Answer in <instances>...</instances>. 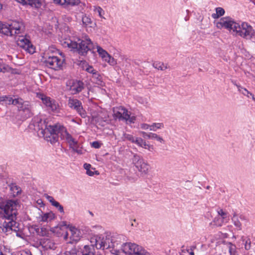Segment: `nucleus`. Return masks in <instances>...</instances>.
I'll list each match as a JSON object with an SVG mask.
<instances>
[{
    "mask_svg": "<svg viewBox=\"0 0 255 255\" xmlns=\"http://www.w3.org/2000/svg\"><path fill=\"white\" fill-rule=\"evenodd\" d=\"M86 71L90 73H92L93 75L98 72L96 70L94 69L92 66H88V67L86 68Z\"/></svg>",
    "mask_w": 255,
    "mask_h": 255,
    "instance_id": "09e8293b",
    "label": "nucleus"
},
{
    "mask_svg": "<svg viewBox=\"0 0 255 255\" xmlns=\"http://www.w3.org/2000/svg\"><path fill=\"white\" fill-rule=\"evenodd\" d=\"M29 128L40 133L44 138L51 143H54L58 140V134L64 129V127L59 124L51 125L46 120H43L38 117L32 119L29 124Z\"/></svg>",
    "mask_w": 255,
    "mask_h": 255,
    "instance_id": "f257e3e1",
    "label": "nucleus"
},
{
    "mask_svg": "<svg viewBox=\"0 0 255 255\" xmlns=\"http://www.w3.org/2000/svg\"><path fill=\"white\" fill-rule=\"evenodd\" d=\"M218 215H219L218 216H220L221 218H222L223 219H226L227 214H226V213L224 212L222 209H221L219 211H218Z\"/></svg>",
    "mask_w": 255,
    "mask_h": 255,
    "instance_id": "49530a36",
    "label": "nucleus"
},
{
    "mask_svg": "<svg viewBox=\"0 0 255 255\" xmlns=\"http://www.w3.org/2000/svg\"><path fill=\"white\" fill-rule=\"evenodd\" d=\"M62 44L81 56H86L88 51H91L94 48L93 42L88 36L84 39L78 37L65 39Z\"/></svg>",
    "mask_w": 255,
    "mask_h": 255,
    "instance_id": "20e7f679",
    "label": "nucleus"
},
{
    "mask_svg": "<svg viewBox=\"0 0 255 255\" xmlns=\"http://www.w3.org/2000/svg\"><path fill=\"white\" fill-rule=\"evenodd\" d=\"M18 103L16 105L19 112L23 119H28L33 115L32 106L28 101H24L21 98H19Z\"/></svg>",
    "mask_w": 255,
    "mask_h": 255,
    "instance_id": "0eeeda50",
    "label": "nucleus"
},
{
    "mask_svg": "<svg viewBox=\"0 0 255 255\" xmlns=\"http://www.w3.org/2000/svg\"><path fill=\"white\" fill-rule=\"evenodd\" d=\"M53 1L56 3L64 5L65 4L66 0H53Z\"/></svg>",
    "mask_w": 255,
    "mask_h": 255,
    "instance_id": "5fc2aeb1",
    "label": "nucleus"
},
{
    "mask_svg": "<svg viewBox=\"0 0 255 255\" xmlns=\"http://www.w3.org/2000/svg\"><path fill=\"white\" fill-rule=\"evenodd\" d=\"M97 52L100 56L104 60L107 57L109 54L101 47L97 46Z\"/></svg>",
    "mask_w": 255,
    "mask_h": 255,
    "instance_id": "473e14b6",
    "label": "nucleus"
},
{
    "mask_svg": "<svg viewBox=\"0 0 255 255\" xmlns=\"http://www.w3.org/2000/svg\"><path fill=\"white\" fill-rule=\"evenodd\" d=\"M104 60L112 66H114L117 64L116 60L113 57H112L110 54Z\"/></svg>",
    "mask_w": 255,
    "mask_h": 255,
    "instance_id": "37998d69",
    "label": "nucleus"
},
{
    "mask_svg": "<svg viewBox=\"0 0 255 255\" xmlns=\"http://www.w3.org/2000/svg\"><path fill=\"white\" fill-rule=\"evenodd\" d=\"M91 165L90 164L85 163L84 165V167L85 169L87 171V170L90 169Z\"/></svg>",
    "mask_w": 255,
    "mask_h": 255,
    "instance_id": "e2e57ef3",
    "label": "nucleus"
},
{
    "mask_svg": "<svg viewBox=\"0 0 255 255\" xmlns=\"http://www.w3.org/2000/svg\"><path fill=\"white\" fill-rule=\"evenodd\" d=\"M216 13H213L212 14V17L214 19L218 18L223 16L225 13V10L222 7H218L216 8Z\"/></svg>",
    "mask_w": 255,
    "mask_h": 255,
    "instance_id": "c85d7f7f",
    "label": "nucleus"
},
{
    "mask_svg": "<svg viewBox=\"0 0 255 255\" xmlns=\"http://www.w3.org/2000/svg\"><path fill=\"white\" fill-rule=\"evenodd\" d=\"M133 243H123L121 245V250L122 251L126 254L129 255H132Z\"/></svg>",
    "mask_w": 255,
    "mask_h": 255,
    "instance_id": "4be33fe9",
    "label": "nucleus"
},
{
    "mask_svg": "<svg viewBox=\"0 0 255 255\" xmlns=\"http://www.w3.org/2000/svg\"><path fill=\"white\" fill-rule=\"evenodd\" d=\"M17 2L22 5H29L36 8L40 7L41 6V2L40 0H15Z\"/></svg>",
    "mask_w": 255,
    "mask_h": 255,
    "instance_id": "f3484780",
    "label": "nucleus"
},
{
    "mask_svg": "<svg viewBox=\"0 0 255 255\" xmlns=\"http://www.w3.org/2000/svg\"><path fill=\"white\" fill-rule=\"evenodd\" d=\"M16 42L18 46L25 49L29 53L33 54L34 52L35 48L29 39L23 36L22 35H19Z\"/></svg>",
    "mask_w": 255,
    "mask_h": 255,
    "instance_id": "9b49d317",
    "label": "nucleus"
},
{
    "mask_svg": "<svg viewBox=\"0 0 255 255\" xmlns=\"http://www.w3.org/2000/svg\"><path fill=\"white\" fill-rule=\"evenodd\" d=\"M78 144H77V146H73L71 148H72V150L74 152H76V153H77L78 154H82V150L81 149H78Z\"/></svg>",
    "mask_w": 255,
    "mask_h": 255,
    "instance_id": "8fccbe9b",
    "label": "nucleus"
},
{
    "mask_svg": "<svg viewBox=\"0 0 255 255\" xmlns=\"http://www.w3.org/2000/svg\"><path fill=\"white\" fill-rule=\"evenodd\" d=\"M18 202L15 200H8L0 205V212L3 213V217L7 221L3 223V232L9 231L17 232L19 230V223L16 222Z\"/></svg>",
    "mask_w": 255,
    "mask_h": 255,
    "instance_id": "f03ea898",
    "label": "nucleus"
},
{
    "mask_svg": "<svg viewBox=\"0 0 255 255\" xmlns=\"http://www.w3.org/2000/svg\"><path fill=\"white\" fill-rule=\"evenodd\" d=\"M101 143L98 141H94L92 143V146L95 148H99L101 146Z\"/></svg>",
    "mask_w": 255,
    "mask_h": 255,
    "instance_id": "3c124183",
    "label": "nucleus"
},
{
    "mask_svg": "<svg viewBox=\"0 0 255 255\" xmlns=\"http://www.w3.org/2000/svg\"><path fill=\"white\" fill-rule=\"evenodd\" d=\"M224 219L221 218L220 216L216 217L214 218L213 222L216 226L220 227L222 225Z\"/></svg>",
    "mask_w": 255,
    "mask_h": 255,
    "instance_id": "ea45409f",
    "label": "nucleus"
},
{
    "mask_svg": "<svg viewBox=\"0 0 255 255\" xmlns=\"http://www.w3.org/2000/svg\"><path fill=\"white\" fill-rule=\"evenodd\" d=\"M164 127L163 123H153L150 126V130L156 131L157 129L162 128Z\"/></svg>",
    "mask_w": 255,
    "mask_h": 255,
    "instance_id": "f704fd0d",
    "label": "nucleus"
},
{
    "mask_svg": "<svg viewBox=\"0 0 255 255\" xmlns=\"http://www.w3.org/2000/svg\"><path fill=\"white\" fill-rule=\"evenodd\" d=\"M34 230L37 234L40 236H48L49 234L48 230L44 227L39 228L36 226L34 228Z\"/></svg>",
    "mask_w": 255,
    "mask_h": 255,
    "instance_id": "b1692460",
    "label": "nucleus"
},
{
    "mask_svg": "<svg viewBox=\"0 0 255 255\" xmlns=\"http://www.w3.org/2000/svg\"><path fill=\"white\" fill-rule=\"evenodd\" d=\"M57 208L60 212L63 213L64 212L63 207L62 205H60V206H59V207Z\"/></svg>",
    "mask_w": 255,
    "mask_h": 255,
    "instance_id": "69168bd1",
    "label": "nucleus"
},
{
    "mask_svg": "<svg viewBox=\"0 0 255 255\" xmlns=\"http://www.w3.org/2000/svg\"><path fill=\"white\" fill-rule=\"evenodd\" d=\"M19 98L13 99L10 96H0V104H3L2 102L4 103L6 105H13L16 106L18 103Z\"/></svg>",
    "mask_w": 255,
    "mask_h": 255,
    "instance_id": "2eb2a0df",
    "label": "nucleus"
},
{
    "mask_svg": "<svg viewBox=\"0 0 255 255\" xmlns=\"http://www.w3.org/2000/svg\"><path fill=\"white\" fill-rule=\"evenodd\" d=\"M92 78L97 84L100 86L103 85L104 83L102 81V77L98 72L95 73L94 75H92Z\"/></svg>",
    "mask_w": 255,
    "mask_h": 255,
    "instance_id": "c756f323",
    "label": "nucleus"
},
{
    "mask_svg": "<svg viewBox=\"0 0 255 255\" xmlns=\"http://www.w3.org/2000/svg\"><path fill=\"white\" fill-rule=\"evenodd\" d=\"M239 219L242 221H248L247 217L243 214L239 216Z\"/></svg>",
    "mask_w": 255,
    "mask_h": 255,
    "instance_id": "bf43d9fd",
    "label": "nucleus"
},
{
    "mask_svg": "<svg viewBox=\"0 0 255 255\" xmlns=\"http://www.w3.org/2000/svg\"><path fill=\"white\" fill-rule=\"evenodd\" d=\"M124 109V107L120 106L114 109V116L115 118L118 119L120 121Z\"/></svg>",
    "mask_w": 255,
    "mask_h": 255,
    "instance_id": "bb28decb",
    "label": "nucleus"
},
{
    "mask_svg": "<svg viewBox=\"0 0 255 255\" xmlns=\"http://www.w3.org/2000/svg\"><path fill=\"white\" fill-rule=\"evenodd\" d=\"M68 107L76 111L82 118L87 117V113L84 109L82 102L77 99L70 97L67 103Z\"/></svg>",
    "mask_w": 255,
    "mask_h": 255,
    "instance_id": "6e6552de",
    "label": "nucleus"
},
{
    "mask_svg": "<svg viewBox=\"0 0 255 255\" xmlns=\"http://www.w3.org/2000/svg\"><path fill=\"white\" fill-rule=\"evenodd\" d=\"M68 232H66V233L64 236V240H67L68 239Z\"/></svg>",
    "mask_w": 255,
    "mask_h": 255,
    "instance_id": "338daca9",
    "label": "nucleus"
},
{
    "mask_svg": "<svg viewBox=\"0 0 255 255\" xmlns=\"http://www.w3.org/2000/svg\"><path fill=\"white\" fill-rule=\"evenodd\" d=\"M95 251L93 245H85L81 248V255H95Z\"/></svg>",
    "mask_w": 255,
    "mask_h": 255,
    "instance_id": "a211bd4d",
    "label": "nucleus"
},
{
    "mask_svg": "<svg viewBox=\"0 0 255 255\" xmlns=\"http://www.w3.org/2000/svg\"><path fill=\"white\" fill-rule=\"evenodd\" d=\"M94 11L95 12H97L101 17H103V15L104 14V11L101 7L99 6L96 7L94 9Z\"/></svg>",
    "mask_w": 255,
    "mask_h": 255,
    "instance_id": "a18cd8bd",
    "label": "nucleus"
},
{
    "mask_svg": "<svg viewBox=\"0 0 255 255\" xmlns=\"http://www.w3.org/2000/svg\"><path fill=\"white\" fill-rule=\"evenodd\" d=\"M127 179L130 182H134L135 181H136L137 178L136 177L127 176Z\"/></svg>",
    "mask_w": 255,
    "mask_h": 255,
    "instance_id": "864d4df0",
    "label": "nucleus"
},
{
    "mask_svg": "<svg viewBox=\"0 0 255 255\" xmlns=\"http://www.w3.org/2000/svg\"><path fill=\"white\" fill-rule=\"evenodd\" d=\"M136 117L135 116H130V115H129V117L127 120V123L129 124L134 123Z\"/></svg>",
    "mask_w": 255,
    "mask_h": 255,
    "instance_id": "603ef678",
    "label": "nucleus"
},
{
    "mask_svg": "<svg viewBox=\"0 0 255 255\" xmlns=\"http://www.w3.org/2000/svg\"><path fill=\"white\" fill-rule=\"evenodd\" d=\"M123 138L124 140H128L131 141L132 143H134V140L135 139L136 137H134L133 135L130 134L125 133L123 134Z\"/></svg>",
    "mask_w": 255,
    "mask_h": 255,
    "instance_id": "79ce46f5",
    "label": "nucleus"
},
{
    "mask_svg": "<svg viewBox=\"0 0 255 255\" xmlns=\"http://www.w3.org/2000/svg\"><path fill=\"white\" fill-rule=\"evenodd\" d=\"M65 132V138L66 140L67 141V142L69 144V145L70 147H72L73 146H77V141L75 140L74 138L72 136V135L69 134L66 130L64 128V129L63 130L60 131V132L59 133H61L62 132Z\"/></svg>",
    "mask_w": 255,
    "mask_h": 255,
    "instance_id": "6ab92c4d",
    "label": "nucleus"
},
{
    "mask_svg": "<svg viewBox=\"0 0 255 255\" xmlns=\"http://www.w3.org/2000/svg\"><path fill=\"white\" fill-rule=\"evenodd\" d=\"M64 60L61 59L55 56H49L43 58V62L45 65L55 70H58L61 68Z\"/></svg>",
    "mask_w": 255,
    "mask_h": 255,
    "instance_id": "9d476101",
    "label": "nucleus"
},
{
    "mask_svg": "<svg viewBox=\"0 0 255 255\" xmlns=\"http://www.w3.org/2000/svg\"><path fill=\"white\" fill-rule=\"evenodd\" d=\"M241 240L243 242V244L244 245V248L246 250H249L251 249L252 242L251 239L249 238L245 239L244 237H242Z\"/></svg>",
    "mask_w": 255,
    "mask_h": 255,
    "instance_id": "7c9ffc66",
    "label": "nucleus"
},
{
    "mask_svg": "<svg viewBox=\"0 0 255 255\" xmlns=\"http://www.w3.org/2000/svg\"><path fill=\"white\" fill-rule=\"evenodd\" d=\"M150 125H149L146 124H143L141 125V128L144 129H147L149 128H150Z\"/></svg>",
    "mask_w": 255,
    "mask_h": 255,
    "instance_id": "4d7b16f0",
    "label": "nucleus"
},
{
    "mask_svg": "<svg viewBox=\"0 0 255 255\" xmlns=\"http://www.w3.org/2000/svg\"><path fill=\"white\" fill-rule=\"evenodd\" d=\"M251 96L252 97V99L255 101V96L252 94V95H251Z\"/></svg>",
    "mask_w": 255,
    "mask_h": 255,
    "instance_id": "774afa93",
    "label": "nucleus"
},
{
    "mask_svg": "<svg viewBox=\"0 0 255 255\" xmlns=\"http://www.w3.org/2000/svg\"><path fill=\"white\" fill-rule=\"evenodd\" d=\"M44 104L52 111H56L58 107V105L57 104L56 101L51 99L50 97H49L48 99H47L46 100H45Z\"/></svg>",
    "mask_w": 255,
    "mask_h": 255,
    "instance_id": "aec40b11",
    "label": "nucleus"
},
{
    "mask_svg": "<svg viewBox=\"0 0 255 255\" xmlns=\"http://www.w3.org/2000/svg\"><path fill=\"white\" fill-rule=\"evenodd\" d=\"M25 26L21 20H13L10 23H3L0 21V33L13 37L24 33Z\"/></svg>",
    "mask_w": 255,
    "mask_h": 255,
    "instance_id": "39448f33",
    "label": "nucleus"
},
{
    "mask_svg": "<svg viewBox=\"0 0 255 255\" xmlns=\"http://www.w3.org/2000/svg\"><path fill=\"white\" fill-rule=\"evenodd\" d=\"M229 252L230 255H237L236 247L231 243H229Z\"/></svg>",
    "mask_w": 255,
    "mask_h": 255,
    "instance_id": "4c0bfd02",
    "label": "nucleus"
},
{
    "mask_svg": "<svg viewBox=\"0 0 255 255\" xmlns=\"http://www.w3.org/2000/svg\"><path fill=\"white\" fill-rule=\"evenodd\" d=\"M82 20L83 23L86 26L90 25V27L92 26V25H91V24L92 23V20L89 16H88L85 15L82 17Z\"/></svg>",
    "mask_w": 255,
    "mask_h": 255,
    "instance_id": "c9c22d12",
    "label": "nucleus"
},
{
    "mask_svg": "<svg viewBox=\"0 0 255 255\" xmlns=\"http://www.w3.org/2000/svg\"><path fill=\"white\" fill-rule=\"evenodd\" d=\"M134 143L141 147H144L146 146L145 141L140 137H136L135 139L134 140Z\"/></svg>",
    "mask_w": 255,
    "mask_h": 255,
    "instance_id": "e433bc0d",
    "label": "nucleus"
},
{
    "mask_svg": "<svg viewBox=\"0 0 255 255\" xmlns=\"http://www.w3.org/2000/svg\"><path fill=\"white\" fill-rule=\"evenodd\" d=\"M235 85L237 86L238 91L241 92L242 94H243L244 95L247 96L248 97H249L250 96L252 95V93L250 92L248 90H247L246 88L242 87L240 85L235 84Z\"/></svg>",
    "mask_w": 255,
    "mask_h": 255,
    "instance_id": "2f4dec72",
    "label": "nucleus"
},
{
    "mask_svg": "<svg viewBox=\"0 0 255 255\" xmlns=\"http://www.w3.org/2000/svg\"><path fill=\"white\" fill-rule=\"evenodd\" d=\"M55 216L54 213L52 212L49 213H44L41 216L40 221L44 222H48L51 221L55 218Z\"/></svg>",
    "mask_w": 255,
    "mask_h": 255,
    "instance_id": "5701e85b",
    "label": "nucleus"
},
{
    "mask_svg": "<svg viewBox=\"0 0 255 255\" xmlns=\"http://www.w3.org/2000/svg\"><path fill=\"white\" fill-rule=\"evenodd\" d=\"M132 162L142 174H146L148 173L149 165L140 155L134 154L132 158Z\"/></svg>",
    "mask_w": 255,
    "mask_h": 255,
    "instance_id": "1a4fd4ad",
    "label": "nucleus"
},
{
    "mask_svg": "<svg viewBox=\"0 0 255 255\" xmlns=\"http://www.w3.org/2000/svg\"><path fill=\"white\" fill-rule=\"evenodd\" d=\"M129 117V114H128V110L124 108L120 121H125L127 122Z\"/></svg>",
    "mask_w": 255,
    "mask_h": 255,
    "instance_id": "a19ab883",
    "label": "nucleus"
},
{
    "mask_svg": "<svg viewBox=\"0 0 255 255\" xmlns=\"http://www.w3.org/2000/svg\"><path fill=\"white\" fill-rule=\"evenodd\" d=\"M9 69V66L3 64L2 61L0 60V72L5 73L8 72Z\"/></svg>",
    "mask_w": 255,
    "mask_h": 255,
    "instance_id": "58836bf2",
    "label": "nucleus"
},
{
    "mask_svg": "<svg viewBox=\"0 0 255 255\" xmlns=\"http://www.w3.org/2000/svg\"><path fill=\"white\" fill-rule=\"evenodd\" d=\"M69 230L71 232V236L70 238V241L67 243L68 244H73L75 242H77L80 240V231L75 227L68 226Z\"/></svg>",
    "mask_w": 255,
    "mask_h": 255,
    "instance_id": "ddd939ff",
    "label": "nucleus"
},
{
    "mask_svg": "<svg viewBox=\"0 0 255 255\" xmlns=\"http://www.w3.org/2000/svg\"><path fill=\"white\" fill-rule=\"evenodd\" d=\"M143 148H144L145 149H147L149 151H152L153 149V146L152 145L147 144L146 143V146L144 147H143Z\"/></svg>",
    "mask_w": 255,
    "mask_h": 255,
    "instance_id": "6e6d98bb",
    "label": "nucleus"
},
{
    "mask_svg": "<svg viewBox=\"0 0 255 255\" xmlns=\"http://www.w3.org/2000/svg\"><path fill=\"white\" fill-rule=\"evenodd\" d=\"M95 246L97 249H108L117 248L119 243L110 235L101 234L98 235L94 239Z\"/></svg>",
    "mask_w": 255,
    "mask_h": 255,
    "instance_id": "423d86ee",
    "label": "nucleus"
},
{
    "mask_svg": "<svg viewBox=\"0 0 255 255\" xmlns=\"http://www.w3.org/2000/svg\"><path fill=\"white\" fill-rule=\"evenodd\" d=\"M79 0H66L65 4L64 5H77L80 3Z\"/></svg>",
    "mask_w": 255,
    "mask_h": 255,
    "instance_id": "c03bdc74",
    "label": "nucleus"
},
{
    "mask_svg": "<svg viewBox=\"0 0 255 255\" xmlns=\"http://www.w3.org/2000/svg\"><path fill=\"white\" fill-rule=\"evenodd\" d=\"M86 172L87 174L90 176H93L94 175V172L91 171L90 169L87 170V171H86Z\"/></svg>",
    "mask_w": 255,
    "mask_h": 255,
    "instance_id": "0e129e2a",
    "label": "nucleus"
},
{
    "mask_svg": "<svg viewBox=\"0 0 255 255\" xmlns=\"http://www.w3.org/2000/svg\"><path fill=\"white\" fill-rule=\"evenodd\" d=\"M217 26L219 28L225 27L233 30L236 34L247 39L255 42V31L253 27L247 23L243 22L241 25L236 22L230 17L221 18L217 23Z\"/></svg>",
    "mask_w": 255,
    "mask_h": 255,
    "instance_id": "7ed1b4c3",
    "label": "nucleus"
},
{
    "mask_svg": "<svg viewBox=\"0 0 255 255\" xmlns=\"http://www.w3.org/2000/svg\"><path fill=\"white\" fill-rule=\"evenodd\" d=\"M232 220L234 226L238 229V230H241L242 229V224L237 216V214L236 213L234 214L232 218Z\"/></svg>",
    "mask_w": 255,
    "mask_h": 255,
    "instance_id": "a878e982",
    "label": "nucleus"
},
{
    "mask_svg": "<svg viewBox=\"0 0 255 255\" xmlns=\"http://www.w3.org/2000/svg\"><path fill=\"white\" fill-rule=\"evenodd\" d=\"M142 135L145 138H147L148 139H154L158 141H159L160 142H164L163 139L160 137L158 134L152 133V132H149V133H146L145 132L142 131Z\"/></svg>",
    "mask_w": 255,
    "mask_h": 255,
    "instance_id": "412c9836",
    "label": "nucleus"
},
{
    "mask_svg": "<svg viewBox=\"0 0 255 255\" xmlns=\"http://www.w3.org/2000/svg\"><path fill=\"white\" fill-rule=\"evenodd\" d=\"M10 190L12 192V195L15 196L20 193L21 189L20 187L17 186L15 183H11L9 185Z\"/></svg>",
    "mask_w": 255,
    "mask_h": 255,
    "instance_id": "cd10ccee",
    "label": "nucleus"
},
{
    "mask_svg": "<svg viewBox=\"0 0 255 255\" xmlns=\"http://www.w3.org/2000/svg\"><path fill=\"white\" fill-rule=\"evenodd\" d=\"M40 243L45 250H54L56 248L53 240L49 238H44L40 240Z\"/></svg>",
    "mask_w": 255,
    "mask_h": 255,
    "instance_id": "4468645a",
    "label": "nucleus"
},
{
    "mask_svg": "<svg viewBox=\"0 0 255 255\" xmlns=\"http://www.w3.org/2000/svg\"><path fill=\"white\" fill-rule=\"evenodd\" d=\"M153 66L155 68L162 71L167 68V65L162 62H154L153 63Z\"/></svg>",
    "mask_w": 255,
    "mask_h": 255,
    "instance_id": "72a5a7b5",
    "label": "nucleus"
},
{
    "mask_svg": "<svg viewBox=\"0 0 255 255\" xmlns=\"http://www.w3.org/2000/svg\"><path fill=\"white\" fill-rule=\"evenodd\" d=\"M132 255H150L143 247L133 243Z\"/></svg>",
    "mask_w": 255,
    "mask_h": 255,
    "instance_id": "dca6fc26",
    "label": "nucleus"
},
{
    "mask_svg": "<svg viewBox=\"0 0 255 255\" xmlns=\"http://www.w3.org/2000/svg\"><path fill=\"white\" fill-rule=\"evenodd\" d=\"M65 255H81V248L79 246H75L69 251H66Z\"/></svg>",
    "mask_w": 255,
    "mask_h": 255,
    "instance_id": "393cba45",
    "label": "nucleus"
},
{
    "mask_svg": "<svg viewBox=\"0 0 255 255\" xmlns=\"http://www.w3.org/2000/svg\"><path fill=\"white\" fill-rule=\"evenodd\" d=\"M37 97L42 101L43 104H44L45 100H46L49 98L41 93L37 94Z\"/></svg>",
    "mask_w": 255,
    "mask_h": 255,
    "instance_id": "de8ad7c7",
    "label": "nucleus"
},
{
    "mask_svg": "<svg viewBox=\"0 0 255 255\" xmlns=\"http://www.w3.org/2000/svg\"><path fill=\"white\" fill-rule=\"evenodd\" d=\"M51 204L57 208H58L59 206L60 205V203L55 200L53 201Z\"/></svg>",
    "mask_w": 255,
    "mask_h": 255,
    "instance_id": "13d9d810",
    "label": "nucleus"
},
{
    "mask_svg": "<svg viewBox=\"0 0 255 255\" xmlns=\"http://www.w3.org/2000/svg\"><path fill=\"white\" fill-rule=\"evenodd\" d=\"M20 255H31V253L28 251H22Z\"/></svg>",
    "mask_w": 255,
    "mask_h": 255,
    "instance_id": "052dcab7",
    "label": "nucleus"
},
{
    "mask_svg": "<svg viewBox=\"0 0 255 255\" xmlns=\"http://www.w3.org/2000/svg\"><path fill=\"white\" fill-rule=\"evenodd\" d=\"M68 90L73 95L81 92L84 88V83L80 80H72L69 82Z\"/></svg>",
    "mask_w": 255,
    "mask_h": 255,
    "instance_id": "f8f14e48",
    "label": "nucleus"
},
{
    "mask_svg": "<svg viewBox=\"0 0 255 255\" xmlns=\"http://www.w3.org/2000/svg\"><path fill=\"white\" fill-rule=\"evenodd\" d=\"M47 199L51 204L53 203V201H55L54 199L52 196H50L47 195Z\"/></svg>",
    "mask_w": 255,
    "mask_h": 255,
    "instance_id": "680f3d73",
    "label": "nucleus"
}]
</instances>
